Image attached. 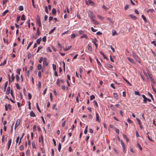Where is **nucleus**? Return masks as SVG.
<instances>
[{
	"label": "nucleus",
	"mask_w": 156,
	"mask_h": 156,
	"mask_svg": "<svg viewBox=\"0 0 156 156\" xmlns=\"http://www.w3.org/2000/svg\"><path fill=\"white\" fill-rule=\"evenodd\" d=\"M142 97L144 98V100L143 101V103L145 104L147 103V101H148L149 102H151V100L150 99L148 98H146L145 95L144 94L142 95Z\"/></svg>",
	"instance_id": "f257e3e1"
},
{
	"label": "nucleus",
	"mask_w": 156,
	"mask_h": 156,
	"mask_svg": "<svg viewBox=\"0 0 156 156\" xmlns=\"http://www.w3.org/2000/svg\"><path fill=\"white\" fill-rule=\"evenodd\" d=\"M132 55L134 59L138 62H140L139 59L138 57V56L134 52H132Z\"/></svg>",
	"instance_id": "f03ea898"
},
{
	"label": "nucleus",
	"mask_w": 156,
	"mask_h": 156,
	"mask_svg": "<svg viewBox=\"0 0 156 156\" xmlns=\"http://www.w3.org/2000/svg\"><path fill=\"white\" fill-rule=\"evenodd\" d=\"M37 23L38 24L39 26L40 27H41V22L40 19V17L39 16H37V17L36 19Z\"/></svg>",
	"instance_id": "7ed1b4c3"
},
{
	"label": "nucleus",
	"mask_w": 156,
	"mask_h": 156,
	"mask_svg": "<svg viewBox=\"0 0 156 156\" xmlns=\"http://www.w3.org/2000/svg\"><path fill=\"white\" fill-rule=\"evenodd\" d=\"M20 119H17L15 125V126L14 129H15L16 127H17L20 124Z\"/></svg>",
	"instance_id": "20e7f679"
},
{
	"label": "nucleus",
	"mask_w": 156,
	"mask_h": 156,
	"mask_svg": "<svg viewBox=\"0 0 156 156\" xmlns=\"http://www.w3.org/2000/svg\"><path fill=\"white\" fill-rule=\"evenodd\" d=\"M11 142H12V139H10L8 141L7 144V147H8L7 149H8V150H9L10 148V145H11Z\"/></svg>",
	"instance_id": "39448f33"
},
{
	"label": "nucleus",
	"mask_w": 156,
	"mask_h": 156,
	"mask_svg": "<svg viewBox=\"0 0 156 156\" xmlns=\"http://www.w3.org/2000/svg\"><path fill=\"white\" fill-rule=\"evenodd\" d=\"M88 15L90 17V19H91V20L93 19V18L94 17V15L93 14V13L91 12H90L88 13Z\"/></svg>",
	"instance_id": "423d86ee"
},
{
	"label": "nucleus",
	"mask_w": 156,
	"mask_h": 156,
	"mask_svg": "<svg viewBox=\"0 0 156 156\" xmlns=\"http://www.w3.org/2000/svg\"><path fill=\"white\" fill-rule=\"evenodd\" d=\"M121 145L122 148V150L123 151V152L124 153H125L126 151V149L125 148V146L124 144V143H122Z\"/></svg>",
	"instance_id": "0eeeda50"
},
{
	"label": "nucleus",
	"mask_w": 156,
	"mask_h": 156,
	"mask_svg": "<svg viewBox=\"0 0 156 156\" xmlns=\"http://www.w3.org/2000/svg\"><path fill=\"white\" fill-rule=\"evenodd\" d=\"M43 63L44 66L45 65L47 66L48 65V63L47 62L46 58H44L43 59Z\"/></svg>",
	"instance_id": "6e6552de"
},
{
	"label": "nucleus",
	"mask_w": 156,
	"mask_h": 156,
	"mask_svg": "<svg viewBox=\"0 0 156 156\" xmlns=\"http://www.w3.org/2000/svg\"><path fill=\"white\" fill-rule=\"evenodd\" d=\"M129 16L131 19L134 20H136L137 19L136 17L133 14L129 15Z\"/></svg>",
	"instance_id": "1a4fd4ad"
},
{
	"label": "nucleus",
	"mask_w": 156,
	"mask_h": 156,
	"mask_svg": "<svg viewBox=\"0 0 156 156\" xmlns=\"http://www.w3.org/2000/svg\"><path fill=\"white\" fill-rule=\"evenodd\" d=\"M30 116L32 117H34L36 116V115L35 113L33 112L32 111H31L30 113Z\"/></svg>",
	"instance_id": "9d476101"
},
{
	"label": "nucleus",
	"mask_w": 156,
	"mask_h": 156,
	"mask_svg": "<svg viewBox=\"0 0 156 156\" xmlns=\"http://www.w3.org/2000/svg\"><path fill=\"white\" fill-rule=\"evenodd\" d=\"M56 11L55 8H53L52 10V14L53 15H55L56 14Z\"/></svg>",
	"instance_id": "9b49d317"
},
{
	"label": "nucleus",
	"mask_w": 156,
	"mask_h": 156,
	"mask_svg": "<svg viewBox=\"0 0 156 156\" xmlns=\"http://www.w3.org/2000/svg\"><path fill=\"white\" fill-rule=\"evenodd\" d=\"M10 87H9L7 88V90L6 91V94H9V93H10Z\"/></svg>",
	"instance_id": "f8f14e48"
},
{
	"label": "nucleus",
	"mask_w": 156,
	"mask_h": 156,
	"mask_svg": "<svg viewBox=\"0 0 156 156\" xmlns=\"http://www.w3.org/2000/svg\"><path fill=\"white\" fill-rule=\"evenodd\" d=\"M96 121L99 122L100 121V120L99 119L98 114L97 113H96Z\"/></svg>",
	"instance_id": "ddd939ff"
},
{
	"label": "nucleus",
	"mask_w": 156,
	"mask_h": 156,
	"mask_svg": "<svg viewBox=\"0 0 156 156\" xmlns=\"http://www.w3.org/2000/svg\"><path fill=\"white\" fill-rule=\"evenodd\" d=\"M92 21L93 23L95 25H98L99 24V23L96 20L93 19L92 20Z\"/></svg>",
	"instance_id": "4468645a"
},
{
	"label": "nucleus",
	"mask_w": 156,
	"mask_h": 156,
	"mask_svg": "<svg viewBox=\"0 0 156 156\" xmlns=\"http://www.w3.org/2000/svg\"><path fill=\"white\" fill-rule=\"evenodd\" d=\"M95 59L97 62L98 64L100 66L99 67H101V64L100 62V61H99V60H98V58L96 57H95Z\"/></svg>",
	"instance_id": "2eb2a0df"
},
{
	"label": "nucleus",
	"mask_w": 156,
	"mask_h": 156,
	"mask_svg": "<svg viewBox=\"0 0 156 156\" xmlns=\"http://www.w3.org/2000/svg\"><path fill=\"white\" fill-rule=\"evenodd\" d=\"M41 41V37L38 39L36 41V43L38 44H40Z\"/></svg>",
	"instance_id": "dca6fc26"
},
{
	"label": "nucleus",
	"mask_w": 156,
	"mask_h": 156,
	"mask_svg": "<svg viewBox=\"0 0 156 156\" xmlns=\"http://www.w3.org/2000/svg\"><path fill=\"white\" fill-rule=\"evenodd\" d=\"M87 49L89 51H91L92 50V48L91 45L90 44H88L87 45Z\"/></svg>",
	"instance_id": "f3484780"
},
{
	"label": "nucleus",
	"mask_w": 156,
	"mask_h": 156,
	"mask_svg": "<svg viewBox=\"0 0 156 156\" xmlns=\"http://www.w3.org/2000/svg\"><path fill=\"white\" fill-rule=\"evenodd\" d=\"M8 81H6L5 83V85H4V90L5 91L6 90V88L7 86V85H8Z\"/></svg>",
	"instance_id": "a211bd4d"
},
{
	"label": "nucleus",
	"mask_w": 156,
	"mask_h": 156,
	"mask_svg": "<svg viewBox=\"0 0 156 156\" xmlns=\"http://www.w3.org/2000/svg\"><path fill=\"white\" fill-rule=\"evenodd\" d=\"M56 83V84H57V85L58 86H59V87L60 86V80H59V79H58L57 80Z\"/></svg>",
	"instance_id": "6ab92c4d"
},
{
	"label": "nucleus",
	"mask_w": 156,
	"mask_h": 156,
	"mask_svg": "<svg viewBox=\"0 0 156 156\" xmlns=\"http://www.w3.org/2000/svg\"><path fill=\"white\" fill-rule=\"evenodd\" d=\"M128 60L132 63H133V60L129 57L127 58Z\"/></svg>",
	"instance_id": "aec40b11"
},
{
	"label": "nucleus",
	"mask_w": 156,
	"mask_h": 156,
	"mask_svg": "<svg viewBox=\"0 0 156 156\" xmlns=\"http://www.w3.org/2000/svg\"><path fill=\"white\" fill-rule=\"evenodd\" d=\"M71 46H68V47L67 48H66L64 49L63 50L65 51H68L71 48Z\"/></svg>",
	"instance_id": "412c9836"
},
{
	"label": "nucleus",
	"mask_w": 156,
	"mask_h": 156,
	"mask_svg": "<svg viewBox=\"0 0 156 156\" xmlns=\"http://www.w3.org/2000/svg\"><path fill=\"white\" fill-rule=\"evenodd\" d=\"M116 35H117L116 31L115 30H113L112 31V35L113 36H114Z\"/></svg>",
	"instance_id": "4be33fe9"
},
{
	"label": "nucleus",
	"mask_w": 156,
	"mask_h": 156,
	"mask_svg": "<svg viewBox=\"0 0 156 156\" xmlns=\"http://www.w3.org/2000/svg\"><path fill=\"white\" fill-rule=\"evenodd\" d=\"M85 38L86 39H88V37H87V35L86 34H83L82 36H81L80 37L81 38Z\"/></svg>",
	"instance_id": "5701e85b"
},
{
	"label": "nucleus",
	"mask_w": 156,
	"mask_h": 156,
	"mask_svg": "<svg viewBox=\"0 0 156 156\" xmlns=\"http://www.w3.org/2000/svg\"><path fill=\"white\" fill-rule=\"evenodd\" d=\"M123 79L125 80V81L129 84V85L130 86H131L132 85L126 79H125L123 77H122Z\"/></svg>",
	"instance_id": "b1692460"
},
{
	"label": "nucleus",
	"mask_w": 156,
	"mask_h": 156,
	"mask_svg": "<svg viewBox=\"0 0 156 156\" xmlns=\"http://www.w3.org/2000/svg\"><path fill=\"white\" fill-rule=\"evenodd\" d=\"M61 144L60 143H59L58 145V151L60 152L61 150Z\"/></svg>",
	"instance_id": "393cba45"
},
{
	"label": "nucleus",
	"mask_w": 156,
	"mask_h": 156,
	"mask_svg": "<svg viewBox=\"0 0 156 156\" xmlns=\"http://www.w3.org/2000/svg\"><path fill=\"white\" fill-rule=\"evenodd\" d=\"M141 16L142 19L144 20V22L146 23L147 20L145 16L144 15H142Z\"/></svg>",
	"instance_id": "a878e982"
},
{
	"label": "nucleus",
	"mask_w": 156,
	"mask_h": 156,
	"mask_svg": "<svg viewBox=\"0 0 156 156\" xmlns=\"http://www.w3.org/2000/svg\"><path fill=\"white\" fill-rule=\"evenodd\" d=\"M15 78V76H13V73H12L11 75V82H12L14 81Z\"/></svg>",
	"instance_id": "bb28decb"
},
{
	"label": "nucleus",
	"mask_w": 156,
	"mask_h": 156,
	"mask_svg": "<svg viewBox=\"0 0 156 156\" xmlns=\"http://www.w3.org/2000/svg\"><path fill=\"white\" fill-rule=\"evenodd\" d=\"M6 59L4 60L3 63H2L0 64V66H2L5 65L6 64Z\"/></svg>",
	"instance_id": "cd10ccee"
},
{
	"label": "nucleus",
	"mask_w": 156,
	"mask_h": 156,
	"mask_svg": "<svg viewBox=\"0 0 156 156\" xmlns=\"http://www.w3.org/2000/svg\"><path fill=\"white\" fill-rule=\"evenodd\" d=\"M16 81L17 82H18L20 78L18 75H16Z\"/></svg>",
	"instance_id": "c85d7f7f"
},
{
	"label": "nucleus",
	"mask_w": 156,
	"mask_h": 156,
	"mask_svg": "<svg viewBox=\"0 0 156 156\" xmlns=\"http://www.w3.org/2000/svg\"><path fill=\"white\" fill-rule=\"evenodd\" d=\"M33 43V42L32 41V42H30L28 45V46H27V50H28L29 48V47L31 45V44H32Z\"/></svg>",
	"instance_id": "c756f323"
},
{
	"label": "nucleus",
	"mask_w": 156,
	"mask_h": 156,
	"mask_svg": "<svg viewBox=\"0 0 156 156\" xmlns=\"http://www.w3.org/2000/svg\"><path fill=\"white\" fill-rule=\"evenodd\" d=\"M148 95H149V96H150L151 97V99L153 101H154V98H153V96L149 92H148Z\"/></svg>",
	"instance_id": "7c9ffc66"
},
{
	"label": "nucleus",
	"mask_w": 156,
	"mask_h": 156,
	"mask_svg": "<svg viewBox=\"0 0 156 156\" xmlns=\"http://www.w3.org/2000/svg\"><path fill=\"white\" fill-rule=\"evenodd\" d=\"M36 106H37V109L39 111V112H41V110L39 108V106L38 105V103H36Z\"/></svg>",
	"instance_id": "2f4dec72"
},
{
	"label": "nucleus",
	"mask_w": 156,
	"mask_h": 156,
	"mask_svg": "<svg viewBox=\"0 0 156 156\" xmlns=\"http://www.w3.org/2000/svg\"><path fill=\"white\" fill-rule=\"evenodd\" d=\"M56 106V104H54L52 106V108L53 109H55L56 111L57 110V108H55Z\"/></svg>",
	"instance_id": "473e14b6"
},
{
	"label": "nucleus",
	"mask_w": 156,
	"mask_h": 156,
	"mask_svg": "<svg viewBox=\"0 0 156 156\" xmlns=\"http://www.w3.org/2000/svg\"><path fill=\"white\" fill-rule=\"evenodd\" d=\"M9 12V10L8 9L6 10L5 11L3 12L2 13V15L3 16H5L6 13L8 12Z\"/></svg>",
	"instance_id": "72a5a7b5"
},
{
	"label": "nucleus",
	"mask_w": 156,
	"mask_h": 156,
	"mask_svg": "<svg viewBox=\"0 0 156 156\" xmlns=\"http://www.w3.org/2000/svg\"><path fill=\"white\" fill-rule=\"evenodd\" d=\"M41 65L40 64H39L37 66V69L38 70H40L41 68Z\"/></svg>",
	"instance_id": "f704fd0d"
},
{
	"label": "nucleus",
	"mask_w": 156,
	"mask_h": 156,
	"mask_svg": "<svg viewBox=\"0 0 156 156\" xmlns=\"http://www.w3.org/2000/svg\"><path fill=\"white\" fill-rule=\"evenodd\" d=\"M16 86L17 89H18V90L20 89V87L19 86V84L18 83L16 84Z\"/></svg>",
	"instance_id": "c9c22d12"
},
{
	"label": "nucleus",
	"mask_w": 156,
	"mask_h": 156,
	"mask_svg": "<svg viewBox=\"0 0 156 156\" xmlns=\"http://www.w3.org/2000/svg\"><path fill=\"white\" fill-rule=\"evenodd\" d=\"M19 9L20 11H23V7L22 6H20L19 7Z\"/></svg>",
	"instance_id": "e433bc0d"
},
{
	"label": "nucleus",
	"mask_w": 156,
	"mask_h": 156,
	"mask_svg": "<svg viewBox=\"0 0 156 156\" xmlns=\"http://www.w3.org/2000/svg\"><path fill=\"white\" fill-rule=\"evenodd\" d=\"M107 67L109 68H113V66L110 64H107Z\"/></svg>",
	"instance_id": "4c0bfd02"
},
{
	"label": "nucleus",
	"mask_w": 156,
	"mask_h": 156,
	"mask_svg": "<svg viewBox=\"0 0 156 156\" xmlns=\"http://www.w3.org/2000/svg\"><path fill=\"white\" fill-rule=\"evenodd\" d=\"M21 70V69H17L16 72L17 73L19 74H20V72Z\"/></svg>",
	"instance_id": "58836bf2"
},
{
	"label": "nucleus",
	"mask_w": 156,
	"mask_h": 156,
	"mask_svg": "<svg viewBox=\"0 0 156 156\" xmlns=\"http://www.w3.org/2000/svg\"><path fill=\"white\" fill-rule=\"evenodd\" d=\"M28 99L29 100L31 99L32 98V96L30 93H28Z\"/></svg>",
	"instance_id": "ea45409f"
},
{
	"label": "nucleus",
	"mask_w": 156,
	"mask_h": 156,
	"mask_svg": "<svg viewBox=\"0 0 156 156\" xmlns=\"http://www.w3.org/2000/svg\"><path fill=\"white\" fill-rule=\"evenodd\" d=\"M55 27H54L53 29H52L49 32V34H51L52 32H53L55 30Z\"/></svg>",
	"instance_id": "a19ab883"
},
{
	"label": "nucleus",
	"mask_w": 156,
	"mask_h": 156,
	"mask_svg": "<svg viewBox=\"0 0 156 156\" xmlns=\"http://www.w3.org/2000/svg\"><path fill=\"white\" fill-rule=\"evenodd\" d=\"M21 20H22L24 21L25 20V15L24 14H23L22 15L21 17Z\"/></svg>",
	"instance_id": "79ce46f5"
},
{
	"label": "nucleus",
	"mask_w": 156,
	"mask_h": 156,
	"mask_svg": "<svg viewBox=\"0 0 156 156\" xmlns=\"http://www.w3.org/2000/svg\"><path fill=\"white\" fill-rule=\"evenodd\" d=\"M42 48V47L41 46H39L38 48V49H37L36 52L38 53L39 51Z\"/></svg>",
	"instance_id": "37998d69"
},
{
	"label": "nucleus",
	"mask_w": 156,
	"mask_h": 156,
	"mask_svg": "<svg viewBox=\"0 0 156 156\" xmlns=\"http://www.w3.org/2000/svg\"><path fill=\"white\" fill-rule=\"evenodd\" d=\"M32 147L34 148H36V147L35 146V142L34 141H33L32 142Z\"/></svg>",
	"instance_id": "c03bdc74"
},
{
	"label": "nucleus",
	"mask_w": 156,
	"mask_h": 156,
	"mask_svg": "<svg viewBox=\"0 0 156 156\" xmlns=\"http://www.w3.org/2000/svg\"><path fill=\"white\" fill-rule=\"evenodd\" d=\"M137 146L140 149V150H142V148L141 147L140 145L138 143H137Z\"/></svg>",
	"instance_id": "a18cd8bd"
},
{
	"label": "nucleus",
	"mask_w": 156,
	"mask_h": 156,
	"mask_svg": "<svg viewBox=\"0 0 156 156\" xmlns=\"http://www.w3.org/2000/svg\"><path fill=\"white\" fill-rule=\"evenodd\" d=\"M113 95L114 97L116 99L118 98V95L116 93H113Z\"/></svg>",
	"instance_id": "49530a36"
},
{
	"label": "nucleus",
	"mask_w": 156,
	"mask_h": 156,
	"mask_svg": "<svg viewBox=\"0 0 156 156\" xmlns=\"http://www.w3.org/2000/svg\"><path fill=\"white\" fill-rule=\"evenodd\" d=\"M52 66L53 70L54 71H55L56 68V66L53 64L52 65Z\"/></svg>",
	"instance_id": "de8ad7c7"
},
{
	"label": "nucleus",
	"mask_w": 156,
	"mask_h": 156,
	"mask_svg": "<svg viewBox=\"0 0 156 156\" xmlns=\"http://www.w3.org/2000/svg\"><path fill=\"white\" fill-rule=\"evenodd\" d=\"M94 105H96L97 107H98V104L97 102L95 100H94L93 101Z\"/></svg>",
	"instance_id": "09e8293b"
},
{
	"label": "nucleus",
	"mask_w": 156,
	"mask_h": 156,
	"mask_svg": "<svg viewBox=\"0 0 156 156\" xmlns=\"http://www.w3.org/2000/svg\"><path fill=\"white\" fill-rule=\"evenodd\" d=\"M87 126L85 129V130L84 131V133L85 134H86L87 133Z\"/></svg>",
	"instance_id": "8fccbe9b"
},
{
	"label": "nucleus",
	"mask_w": 156,
	"mask_h": 156,
	"mask_svg": "<svg viewBox=\"0 0 156 156\" xmlns=\"http://www.w3.org/2000/svg\"><path fill=\"white\" fill-rule=\"evenodd\" d=\"M95 98V96L94 95H92L90 96V100H92L93 99H94Z\"/></svg>",
	"instance_id": "3c124183"
},
{
	"label": "nucleus",
	"mask_w": 156,
	"mask_h": 156,
	"mask_svg": "<svg viewBox=\"0 0 156 156\" xmlns=\"http://www.w3.org/2000/svg\"><path fill=\"white\" fill-rule=\"evenodd\" d=\"M47 40L46 37V36L42 38V41L43 42H46Z\"/></svg>",
	"instance_id": "603ef678"
},
{
	"label": "nucleus",
	"mask_w": 156,
	"mask_h": 156,
	"mask_svg": "<svg viewBox=\"0 0 156 156\" xmlns=\"http://www.w3.org/2000/svg\"><path fill=\"white\" fill-rule=\"evenodd\" d=\"M37 34L38 35H40V32L39 31V28H37Z\"/></svg>",
	"instance_id": "864d4df0"
},
{
	"label": "nucleus",
	"mask_w": 156,
	"mask_h": 156,
	"mask_svg": "<svg viewBox=\"0 0 156 156\" xmlns=\"http://www.w3.org/2000/svg\"><path fill=\"white\" fill-rule=\"evenodd\" d=\"M129 6V5L127 4L124 7V9L125 10H126L127 9Z\"/></svg>",
	"instance_id": "5fc2aeb1"
},
{
	"label": "nucleus",
	"mask_w": 156,
	"mask_h": 156,
	"mask_svg": "<svg viewBox=\"0 0 156 156\" xmlns=\"http://www.w3.org/2000/svg\"><path fill=\"white\" fill-rule=\"evenodd\" d=\"M7 107H8V108L11 111L12 110L11 106V105L10 104H8L7 105Z\"/></svg>",
	"instance_id": "6e6d98bb"
},
{
	"label": "nucleus",
	"mask_w": 156,
	"mask_h": 156,
	"mask_svg": "<svg viewBox=\"0 0 156 156\" xmlns=\"http://www.w3.org/2000/svg\"><path fill=\"white\" fill-rule=\"evenodd\" d=\"M134 94L136 95H139V96L140 95V92L139 91H135L134 92Z\"/></svg>",
	"instance_id": "4d7b16f0"
},
{
	"label": "nucleus",
	"mask_w": 156,
	"mask_h": 156,
	"mask_svg": "<svg viewBox=\"0 0 156 156\" xmlns=\"http://www.w3.org/2000/svg\"><path fill=\"white\" fill-rule=\"evenodd\" d=\"M32 4L34 8H36V6L34 4V0H32Z\"/></svg>",
	"instance_id": "13d9d810"
},
{
	"label": "nucleus",
	"mask_w": 156,
	"mask_h": 156,
	"mask_svg": "<svg viewBox=\"0 0 156 156\" xmlns=\"http://www.w3.org/2000/svg\"><path fill=\"white\" fill-rule=\"evenodd\" d=\"M88 3L89 4H94V3L91 0H88Z\"/></svg>",
	"instance_id": "bf43d9fd"
},
{
	"label": "nucleus",
	"mask_w": 156,
	"mask_h": 156,
	"mask_svg": "<svg viewBox=\"0 0 156 156\" xmlns=\"http://www.w3.org/2000/svg\"><path fill=\"white\" fill-rule=\"evenodd\" d=\"M85 32V31H83V30H80L79 31V34H83V33H84Z\"/></svg>",
	"instance_id": "052dcab7"
},
{
	"label": "nucleus",
	"mask_w": 156,
	"mask_h": 156,
	"mask_svg": "<svg viewBox=\"0 0 156 156\" xmlns=\"http://www.w3.org/2000/svg\"><path fill=\"white\" fill-rule=\"evenodd\" d=\"M91 31L93 32H95L97 30L94 29L93 27H91Z\"/></svg>",
	"instance_id": "680f3d73"
},
{
	"label": "nucleus",
	"mask_w": 156,
	"mask_h": 156,
	"mask_svg": "<svg viewBox=\"0 0 156 156\" xmlns=\"http://www.w3.org/2000/svg\"><path fill=\"white\" fill-rule=\"evenodd\" d=\"M147 137L148 138V139L151 142H153L154 140H152V139L150 138V136L148 135L147 136Z\"/></svg>",
	"instance_id": "e2e57ef3"
},
{
	"label": "nucleus",
	"mask_w": 156,
	"mask_h": 156,
	"mask_svg": "<svg viewBox=\"0 0 156 156\" xmlns=\"http://www.w3.org/2000/svg\"><path fill=\"white\" fill-rule=\"evenodd\" d=\"M45 12L47 13H48V8L47 6H45Z\"/></svg>",
	"instance_id": "0e129e2a"
},
{
	"label": "nucleus",
	"mask_w": 156,
	"mask_h": 156,
	"mask_svg": "<svg viewBox=\"0 0 156 156\" xmlns=\"http://www.w3.org/2000/svg\"><path fill=\"white\" fill-rule=\"evenodd\" d=\"M47 51L48 52H51V49L49 47H48L47 49Z\"/></svg>",
	"instance_id": "69168bd1"
},
{
	"label": "nucleus",
	"mask_w": 156,
	"mask_h": 156,
	"mask_svg": "<svg viewBox=\"0 0 156 156\" xmlns=\"http://www.w3.org/2000/svg\"><path fill=\"white\" fill-rule=\"evenodd\" d=\"M24 147L23 145H21L20 147V149L21 151H22L23 150Z\"/></svg>",
	"instance_id": "338daca9"
},
{
	"label": "nucleus",
	"mask_w": 156,
	"mask_h": 156,
	"mask_svg": "<svg viewBox=\"0 0 156 156\" xmlns=\"http://www.w3.org/2000/svg\"><path fill=\"white\" fill-rule=\"evenodd\" d=\"M151 43L152 44H153L156 47V41H154L151 42Z\"/></svg>",
	"instance_id": "774afa93"
}]
</instances>
